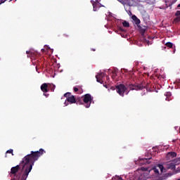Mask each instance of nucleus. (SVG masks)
<instances>
[{
	"instance_id": "f257e3e1",
	"label": "nucleus",
	"mask_w": 180,
	"mask_h": 180,
	"mask_svg": "<svg viewBox=\"0 0 180 180\" xmlns=\"http://www.w3.org/2000/svg\"><path fill=\"white\" fill-rule=\"evenodd\" d=\"M44 153H46V150L43 148H40L39 150L37 151H31L30 154L27 155L22 158L19 165L11 167L9 173L10 176L14 175L15 178L20 179V174H17L20 168L21 171H22V175L25 174V171H29L30 169L31 172L33 169V166L34 165V162H36V161H37V160H39Z\"/></svg>"
},
{
	"instance_id": "f03ea898",
	"label": "nucleus",
	"mask_w": 180,
	"mask_h": 180,
	"mask_svg": "<svg viewBox=\"0 0 180 180\" xmlns=\"http://www.w3.org/2000/svg\"><path fill=\"white\" fill-rule=\"evenodd\" d=\"M125 86L129 88L130 91H141V89H144V88H146L143 84H133L128 83L125 84Z\"/></svg>"
},
{
	"instance_id": "7ed1b4c3",
	"label": "nucleus",
	"mask_w": 180,
	"mask_h": 180,
	"mask_svg": "<svg viewBox=\"0 0 180 180\" xmlns=\"http://www.w3.org/2000/svg\"><path fill=\"white\" fill-rule=\"evenodd\" d=\"M117 94H119L120 96H124L125 91H127V87L123 84H120L116 86Z\"/></svg>"
},
{
	"instance_id": "20e7f679",
	"label": "nucleus",
	"mask_w": 180,
	"mask_h": 180,
	"mask_svg": "<svg viewBox=\"0 0 180 180\" xmlns=\"http://www.w3.org/2000/svg\"><path fill=\"white\" fill-rule=\"evenodd\" d=\"M92 96L89 94H86L83 96V102L85 103L86 108H89L91 106V103H92Z\"/></svg>"
},
{
	"instance_id": "39448f33",
	"label": "nucleus",
	"mask_w": 180,
	"mask_h": 180,
	"mask_svg": "<svg viewBox=\"0 0 180 180\" xmlns=\"http://www.w3.org/2000/svg\"><path fill=\"white\" fill-rule=\"evenodd\" d=\"M69 103H77V105L80 104L78 101H77L74 96H72L70 98H68V100L65 101V106H68Z\"/></svg>"
},
{
	"instance_id": "423d86ee",
	"label": "nucleus",
	"mask_w": 180,
	"mask_h": 180,
	"mask_svg": "<svg viewBox=\"0 0 180 180\" xmlns=\"http://www.w3.org/2000/svg\"><path fill=\"white\" fill-rule=\"evenodd\" d=\"M105 75H106L105 72L98 73L96 76L97 82H99L100 84H103V78H105Z\"/></svg>"
},
{
	"instance_id": "0eeeda50",
	"label": "nucleus",
	"mask_w": 180,
	"mask_h": 180,
	"mask_svg": "<svg viewBox=\"0 0 180 180\" xmlns=\"http://www.w3.org/2000/svg\"><path fill=\"white\" fill-rule=\"evenodd\" d=\"M91 4L93 5V9L94 12H96L98 11V8H101V3L96 0V1H92Z\"/></svg>"
},
{
	"instance_id": "6e6552de",
	"label": "nucleus",
	"mask_w": 180,
	"mask_h": 180,
	"mask_svg": "<svg viewBox=\"0 0 180 180\" xmlns=\"http://www.w3.org/2000/svg\"><path fill=\"white\" fill-rule=\"evenodd\" d=\"M41 91L44 94L49 92L50 89H49V84L47 83H44L41 85Z\"/></svg>"
},
{
	"instance_id": "1a4fd4ad",
	"label": "nucleus",
	"mask_w": 180,
	"mask_h": 180,
	"mask_svg": "<svg viewBox=\"0 0 180 180\" xmlns=\"http://www.w3.org/2000/svg\"><path fill=\"white\" fill-rule=\"evenodd\" d=\"M138 27L139 29V32L141 34V36H144V34H146V30H147V26H140L138 25Z\"/></svg>"
},
{
	"instance_id": "9d476101",
	"label": "nucleus",
	"mask_w": 180,
	"mask_h": 180,
	"mask_svg": "<svg viewBox=\"0 0 180 180\" xmlns=\"http://www.w3.org/2000/svg\"><path fill=\"white\" fill-rule=\"evenodd\" d=\"M30 169H31V168L29 169V171L25 170L24 174H22L20 180H27V176H29V174H30Z\"/></svg>"
},
{
	"instance_id": "9b49d317",
	"label": "nucleus",
	"mask_w": 180,
	"mask_h": 180,
	"mask_svg": "<svg viewBox=\"0 0 180 180\" xmlns=\"http://www.w3.org/2000/svg\"><path fill=\"white\" fill-rule=\"evenodd\" d=\"M165 46L166 47H169V49H173V53H175L176 49H175V45H174V44H172V42H167L165 44Z\"/></svg>"
},
{
	"instance_id": "f8f14e48",
	"label": "nucleus",
	"mask_w": 180,
	"mask_h": 180,
	"mask_svg": "<svg viewBox=\"0 0 180 180\" xmlns=\"http://www.w3.org/2000/svg\"><path fill=\"white\" fill-rule=\"evenodd\" d=\"M175 157H176V153L175 152H169L167 154V158H175Z\"/></svg>"
},
{
	"instance_id": "ddd939ff",
	"label": "nucleus",
	"mask_w": 180,
	"mask_h": 180,
	"mask_svg": "<svg viewBox=\"0 0 180 180\" xmlns=\"http://www.w3.org/2000/svg\"><path fill=\"white\" fill-rule=\"evenodd\" d=\"M132 19L135 22L136 25H137V26H139V24L140 23V19H139L137 18V16H136L134 15H132Z\"/></svg>"
},
{
	"instance_id": "4468645a",
	"label": "nucleus",
	"mask_w": 180,
	"mask_h": 180,
	"mask_svg": "<svg viewBox=\"0 0 180 180\" xmlns=\"http://www.w3.org/2000/svg\"><path fill=\"white\" fill-rule=\"evenodd\" d=\"M26 53L28 54V57H31V58H34V57H36V53L32 51H27Z\"/></svg>"
},
{
	"instance_id": "2eb2a0df",
	"label": "nucleus",
	"mask_w": 180,
	"mask_h": 180,
	"mask_svg": "<svg viewBox=\"0 0 180 180\" xmlns=\"http://www.w3.org/2000/svg\"><path fill=\"white\" fill-rule=\"evenodd\" d=\"M122 26H124V27H130V24L127 21H124L122 22Z\"/></svg>"
},
{
	"instance_id": "dca6fc26",
	"label": "nucleus",
	"mask_w": 180,
	"mask_h": 180,
	"mask_svg": "<svg viewBox=\"0 0 180 180\" xmlns=\"http://www.w3.org/2000/svg\"><path fill=\"white\" fill-rule=\"evenodd\" d=\"M72 95H71V93L68 92L64 94V97L66 98V101L68 99V98H71Z\"/></svg>"
},
{
	"instance_id": "f3484780",
	"label": "nucleus",
	"mask_w": 180,
	"mask_h": 180,
	"mask_svg": "<svg viewBox=\"0 0 180 180\" xmlns=\"http://www.w3.org/2000/svg\"><path fill=\"white\" fill-rule=\"evenodd\" d=\"M125 11L129 16H131V15H133V13H131V11H130V8H129V9L125 8Z\"/></svg>"
},
{
	"instance_id": "a211bd4d",
	"label": "nucleus",
	"mask_w": 180,
	"mask_h": 180,
	"mask_svg": "<svg viewBox=\"0 0 180 180\" xmlns=\"http://www.w3.org/2000/svg\"><path fill=\"white\" fill-rule=\"evenodd\" d=\"M153 171H154V172H155V174L156 175H158V174H160V171H158V169H157V167H154V168L153 169Z\"/></svg>"
},
{
	"instance_id": "6ab92c4d",
	"label": "nucleus",
	"mask_w": 180,
	"mask_h": 180,
	"mask_svg": "<svg viewBox=\"0 0 180 180\" xmlns=\"http://www.w3.org/2000/svg\"><path fill=\"white\" fill-rule=\"evenodd\" d=\"M158 167L159 169H160L161 172H162V171H164V165H158Z\"/></svg>"
},
{
	"instance_id": "aec40b11",
	"label": "nucleus",
	"mask_w": 180,
	"mask_h": 180,
	"mask_svg": "<svg viewBox=\"0 0 180 180\" xmlns=\"http://www.w3.org/2000/svg\"><path fill=\"white\" fill-rule=\"evenodd\" d=\"M6 154H12V155H13V149H10L7 150Z\"/></svg>"
},
{
	"instance_id": "412c9836",
	"label": "nucleus",
	"mask_w": 180,
	"mask_h": 180,
	"mask_svg": "<svg viewBox=\"0 0 180 180\" xmlns=\"http://www.w3.org/2000/svg\"><path fill=\"white\" fill-rule=\"evenodd\" d=\"M114 179H115V180H124V179H123L122 177H120V176H115L114 177Z\"/></svg>"
},
{
	"instance_id": "4be33fe9",
	"label": "nucleus",
	"mask_w": 180,
	"mask_h": 180,
	"mask_svg": "<svg viewBox=\"0 0 180 180\" xmlns=\"http://www.w3.org/2000/svg\"><path fill=\"white\" fill-rule=\"evenodd\" d=\"M175 16H178V17L180 16V11H177L175 13Z\"/></svg>"
},
{
	"instance_id": "5701e85b",
	"label": "nucleus",
	"mask_w": 180,
	"mask_h": 180,
	"mask_svg": "<svg viewBox=\"0 0 180 180\" xmlns=\"http://www.w3.org/2000/svg\"><path fill=\"white\" fill-rule=\"evenodd\" d=\"M174 22H180V16H177V18L174 19Z\"/></svg>"
},
{
	"instance_id": "b1692460",
	"label": "nucleus",
	"mask_w": 180,
	"mask_h": 180,
	"mask_svg": "<svg viewBox=\"0 0 180 180\" xmlns=\"http://www.w3.org/2000/svg\"><path fill=\"white\" fill-rule=\"evenodd\" d=\"M176 82L177 86H178L179 88H180V80H176Z\"/></svg>"
},
{
	"instance_id": "393cba45",
	"label": "nucleus",
	"mask_w": 180,
	"mask_h": 180,
	"mask_svg": "<svg viewBox=\"0 0 180 180\" xmlns=\"http://www.w3.org/2000/svg\"><path fill=\"white\" fill-rule=\"evenodd\" d=\"M171 95H172V93L169 92V91H168V92L166 93V96H171Z\"/></svg>"
},
{
	"instance_id": "a878e982",
	"label": "nucleus",
	"mask_w": 180,
	"mask_h": 180,
	"mask_svg": "<svg viewBox=\"0 0 180 180\" xmlns=\"http://www.w3.org/2000/svg\"><path fill=\"white\" fill-rule=\"evenodd\" d=\"M73 89H74L75 92H78V88L74 87Z\"/></svg>"
},
{
	"instance_id": "bb28decb",
	"label": "nucleus",
	"mask_w": 180,
	"mask_h": 180,
	"mask_svg": "<svg viewBox=\"0 0 180 180\" xmlns=\"http://www.w3.org/2000/svg\"><path fill=\"white\" fill-rule=\"evenodd\" d=\"M6 0H0V5H1V4H4V2H5Z\"/></svg>"
},
{
	"instance_id": "cd10ccee",
	"label": "nucleus",
	"mask_w": 180,
	"mask_h": 180,
	"mask_svg": "<svg viewBox=\"0 0 180 180\" xmlns=\"http://www.w3.org/2000/svg\"><path fill=\"white\" fill-rule=\"evenodd\" d=\"M120 30H121V32H126V30H124V29H123V27H120Z\"/></svg>"
},
{
	"instance_id": "c85d7f7f",
	"label": "nucleus",
	"mask_w": 180,
	"mask_h": 180,
	"mask_svg": "<svg viewBox=\"0 0 180 180\" xmlns=\"http://www.w3.org/2000/svg\"><path fill=\"white\" fill-rule=\"evenodd\" d=\"M63 36H64V37H70V35H68V34H63Z\"/></svg>"
},
{
	"instance_id": "c756f323",
	"label": "nucleus",
	"mask_w": 180,
	"mask_h": 180,
	"mask_svg": "<svg viewBox=\"0 0 180 180\" xmlns=\"http://www.w3.org/2000/svg\"><path fill=\"white\" fill-rule=\"evenodd\" d=\"M120 2H121V4H122V5H126V3H124V1H122Z\"/></svg>"
},
{
	"instance_id": "7c9ffc66",
	"label": "nucleus",
	"mask_w": 180,
	"mask_h": 180,
	"mask_svg": "<svg viewBox=\"0 0 180 180\" xmlns=\"http://www.w3.org/2000/svg\"><path fill=\"white\" fill-rule=\"evenodd\" d=\"M91 51H96V49H91Z\"/></svg>"
},
{
	"instance_id": "2f4dec72",
	"label": "nucleus",
	"mask_w": 180,
	"mask_h": 180,
	"mask_svg": "<svg viewBox=\"0 0 180 180\" xmlns=\"http://www.w3.org/2000/svg\"><path fill=\"white\" fill-rule=\"evenodd\" d=\"M44 96H46L47 98V96H49V94H46V93H44Z\"/></svg>"
},
{
	"instance_id": "473e14b6",
	"label": "nucleus",
	"mask_w": 180,
	"mask_h": 180,
	"mask_svg": "<svg viewBox=\"0 0 180 180\" xmlns=\"http://www.w3.org/2000/svg\"><path fill=\"white\" fill-rule=\"evenodd\" d=\"M45 47H46V50H50V47L46 46Z\"/></svg>"
},
{
	"instance_id": "72a5a7b5",
	"label": "nucleus",
	"mask_w": 180,
	"mask_h": 180,
	"mask_svg": "<svg viewBox=\"0 0 180 180\" xmlns=\"http://www.w3.org/2000/svg\"><path fill=\"white\" fill-rule=\"evenodd\" d=\"M44 51H46V50H45L44 49H41V52H42V53H44Z\"/></svg>"
},
{
	"instance_id": "f704fd0d",
	"label": "nucleus",
	"mask_w": 180,
	"mask_h": 180,
	"mask_svg": "<svg viewBox=\"0 0 180 180\" xmlns=\"http://www.w3.org/2000/svg\"><path fill=\"white\" fill-rule=\"evenodd\" d=\"M141 169H142V170H144V171H146V170H147V169H146V168H144V167H142Z\"/></svg>"
},
{
	"instance_id": "c9c22d12",
	"label": "nucleus",
	"mask_w": 180,
	"mask_h": 180,
	"mask_svg": "<svg viewBox=\"0 0 180 180\" xmlns=\"http://www.w3.org/2000/svg\"><path fill=\"white\" fill-rule=\"evenodd\" d=\"M143 161H146L147 162V159H142Z\"/></svg>"
},
{
	"instance_id": "e433bc0d",
	"label": "nucleus",
	"mask_w": 180,
	"mask_h": 180,
	"mask_svg": "<svg viewBox=\"0 0 180 180\" xmlns=\"http://www.w3.org/2000/svg\"><path fill=\"white\" fill-rule=\"evenodd\" d=\"M177 8H180V4H178Z\"/></svg>"
},
{
	"instance_id": "4c0bfd02",
	"label": "nucleus",
	"mask_w": 180,
	"mask_h": 180,
	"mask_svg": "<svg viewBox=\"0 0 180 180\" xmlns=\"http://www.w3.org/2000/svg\"><path fill=\"white\" fill-rule=\"evenodd\" d=\"M11 180H16V178H15V177H14V178H13V179H12Z\"/></svg>"
},
{
	"instance_id": "58836bf2",
	"label": "nucleus",
	"mask_w": 180,
	"mask_h": 180,
	"mask_svg": "<svg viewBox=\"0 0 180 180\" xmlns=\"http://www.w3.org/2000/svg\"><path fill=\"white\" fill-rule=\"evenodd\" d=\"M51 91H54V89H51Z\"/></svg>"
},
{
	"instance_id": "ea45409f",
	"label": "nucleus",
	"mask_w": 180,
	"mask_h": 180,
	"mask_svg": "<svg viewBox=\"0 0 180 180\" xmlns=\"http://www.w3.org/2000/svg\"><path fill=\"white\" fill-rule=\"evenodd\" d=\"M129 94V91L127 93V95Z\"/></svg>"
},
{
	"instance_id": "a19ab883",
	"label": "nucleus",
	"mask_w": 180,
	"mask_h": 180,
	"mask_svg": "<svg viewBox=\"0 0 180 180\" xmlns=\"http://www.w3.org/2000/svg\"><path fill=\"white\" fill-rule=\"evenodd\" d=\"M177 180H180V178H179V179H178Z\"/></svg>"
},
{
	"instance_id": "79ce46f5",
	"label": "nucleus",
	"mask_w": 180,
	"mask_h": 180,
	"mask_svg": "<svg viewBox=\"0 0 180 180\" xmlns=\"http://www.w3.org/2000/svg\"><path fill=\"white\" fill-rule=\"evenodd\" d=\"M15 2H16V0H15Z\"/></svg>"
}]
</instances>
